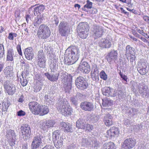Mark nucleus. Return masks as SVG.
I'll return each instance as SVG.
<instances>
[{"label":"nucleus","instance_id":"nucleus-1","mask_svg":"<svg viewBox=\"0 0 149 149\" xmlns=\"http://www.w3.org/2000/svg\"><path fill=\"white\" fill-rule=\"evenodd\" d=\"M71 49L69 47L66 50V53L67 58V62L69 64H72L75 63L78 60L79 57L78 49L75 47H73Z\"/></svg>","mask_w":149,"mask_h":149},{"label":"nucleus","instance_id":"nucleus-2","mask_svg":"<svg viewBox=\"0 0 149 149\" xmlns=\"http://www.w3.org/2000/svg\"><path fill=\"white\" fill-rule=\"evenodd\" d=\"M57 109L58 111L65 116L70 115L72 111V108L68 104V102L63 99L59 101Z\"/></svg>","mask_w":149,"mask_h":149},{"label":"nucleus","instance_id":"nucleus-3","mask_svg":"<svg viewBox=\"0 0 149 149\" xmlns=\"http://www.w3.org/2000/svg\"><path fill=\"white\" fill-rule=\"evenodd\" d=\"M50 34V30L47 26L44 24L40 25L37 32L38 37L42 39H46L49 37Z\"/></svg>","mask_w":149,"mask_h":149},{"label":"nucleus","instance_id":"nucleus-4","mask_svg":"<svg viewBox=\"0 0 149 149\" xmlns=\"http://www.w3.org/2000/svg\"><path fill=\"white\" fill-rule=\"evenodd\" d=\"M59 131H55L53 133L52 138L55 147L57 148L62 147L63 144V138L62 136H60Z\"/></svg>","mask_w":149,"mask_h":149},{"label":"nucleus","instance_id":"nucleus-5","mask_svg":"<svg viewBox=\"0 0 149 149\" xmlns=\"http://www.w3.org/2000/svg\"><path fill=\"white\" fill-rule=\"evenodd\" d=\"M75 83L77 88L81 90L86 89L88 86V83L86 80L81 76L77 78L75 81Z\"/></svg>","mask_w":149,"mask_h":149},{"label":"nucleus","instance_id":"nucleus-6","mask_svg":"<svg viewBox=\"0 0 149 149\" xmlns=\"http://www.w3.org/2000/svg\"><path fill=\"white\" fill-rule=\"evenodd\" d=\"M43 138V137L41 133H37L36 136L33 138L31 144L32 149H37V148H39L41 145Z\"/></svg>","mask_w":149,"mask_h":149},{"label":"nucleus","instance_id":"nucleus-7","mask_svg":"<svg viewBox=\"0 0 149 149\" xmlns=\"http://www.w3.org/2000/svg\"><path fill=\"white\" fill-rule=\"evenodd\" d=\"M69 28L68 23L64 21L61 22L58 26V32L61 36H65L68 35Z\"/></svg>","mask_w":149,"mask_h":149},{"label":"nucleus","instance_id":"nucleus-8","mask_svg":"<svg viewBox=\"0 0 149 149\" xmlns=\"http://www.w3.org/2000/svg\"><path fill=\"white\" fill-rule=\"evenodd\" d=\"M28 106L30 111L32 113L35 115L39 114L41 109V106L36 102H30Z\"/></svg>","mask_w":149,"mask_h":149},{"label":"nucleus","instance_id":"nucleus-9","mask_svg":"<svg viewBox=\"0 0 149 149\" xmlns=\"http://www.w3.org/2000/svg\"><path fill=\"white\" fill-rule=\"evenodd\" d=\"M4 87L6 93L9 95H12L16 91L15 86L8 80L4 82Z\"/></svg>","mask_w":149,"mask_h":149},{"label":"nucleus","instance_id":"nucleus-10","mask_svg":"<svg viewBox=\"0 0 149 149\" xmlns=\"http://www.w3.org/2000/svg\"><path fill=\"white\" fill-rule=\"evenodd\" d=\"M136 143V140L134 138H127L124 141L122 147L124 149H131L134 147Z\"/></svg>","mask_w":149,"mask_h":149},{"label":"nucleus","instance_id":"nucleus-11","mask_svg":"<svg viewBox=\"0 0 149 149\" xmlns=\"http://www.w3.org/2000/svg\"><path fill=\"white\" fill-rule=\"evenodd\" d=\"M91 31L93 35L98 38L101 37L104 32L103 28L96 25L92 26Z\"/></svg>","mask_w":149,"mask_h":149},{"label":"nucleus","instance_id":"nucleus-12","mask_svg":"<svg viewBox=\"0 0 149 149\" xmlns=\"http://www.w3.org/2000/svg\"><path fill=\"white\" fill-rule=\"evenodd\" d=\"M62 77V82L67 88L68 91L71 90L72 88V76L70 75H66L64 74Z\"/></svg>","mask_w":149,"mask_h":149},{"label":"nucleus","instance_id":"nucleus-13","mask_svg":"<svg viewBox=\"0 0 149 149\" xmlns=\"http://www.w3.org/2000/svg\"><path fill=\"white\" fill-rule=\"evenodd\" d=\"M138 89L139 93L143 97L149 95V90L147 86L143 83H139L138 85Z\"/></svg>","mask_w":149,"mask_h":149},{"label":"nucleus","instance_id":"nucleus-14","mask_svg":"<svg viewBox=\"0 0 149 149\" xmlns=\"http://www.w3.org/2000/svg\"><path fill=\"white\" fill-rule=\"evenodd\" d=\"M80 107L82 109L86 111H91L94 109V105L91 102L84 101L81 103Z\"/></svg>","mask_w":149,"mask_h":149},{"label":"nucleus","instance_id":"nucleus-15","mask_svg":"<svg viewBox=\"0 0 149 149\" xmlns=\"http://www.w3.org/2000/svg\"><path fill=\"white\" fill-rule=\"evenodd\" d=\"M22 133L24 139H27L29 138L31 131L30 127L28 125L26 124L24 125L22 130Z\"/></svg>","mask_w":149,"mask_h":149},{"label":"nucleus","instance_id":"nucleus-16","mask_svg":"<svg viewBox=\"0 0 149 149\" xmlns=\"http://www.w3.org/2000/svg\"><path fill=\"white\" fill-rule=\"evenodd\" d=\"M107 134L111 138L115 136H118L119 134V130L118 128L113 127L107 130Z\"/></svg>","mask_w":149,"mask_h":149},{"label":"nucleus","instance_id":"nucleus-17","mask_svg":"<svg viewBox=\"0 0 149 149\" xmlns=\"http://www.w3.org/2000/svg\"><path fill=\"white\" fill-rule=\"evenodd\" d=\"M147 66V64L145 62L139 63L137 66V70L141 74L144 75L146 73Z\"/></svg>","mask_w":149,"mask_h":149},{"label":"nucleus","instance_id":"nucleus-18","mask_svg":"<svg viewBox=\"0 0 149 149\" xmlns=\"http://www.w3.org/2000/svg\"><path fill=\"white\" fill-rule=\"evenodd\" d=\"M26 58L28 60H31L34 56V52L32 48L30 47L26 48L24 51Z\"/></svg>","mask_w":149,"mask_h":149},{"label":"nucleus","instance_id":"nucleus-19","mask_svg":"<svg viewBox=\"0 0 149 149\" xmlns=\"http://www.w3.org/2000/svg\"><path fill=\"white\" fill-rule=\"evenodd\" d=\"M79 69L82 72L86 73H88L90 70V65L88 63L86 62H83L79 67Z\"/></svg>","mask_w":149,"mask_h":149},{"label":"nucleus","instance_id":"nucleus-20","mask_svg":"<svg viewBox=\"0 0 149 149\" xmlns=\"http://www.w3.org/2000/svg\"><path fill=\"white\" fill-rule=\"evenodd\" d=\"M118 53L116 51L113 50L109 53L107 56V59L109 63L115 61L117 58Z\"/></svg>","mask_w":149,"mask_h":149},{"label":"nucleus","instance_id":"nucleus-21","mask_svg":"<svg viewBox=\"0 0 149 149\" xmlns=\"http://www.w3.org/2000/svg\"><path fill=\"white\" fill-rule=\"evenodd\" d=\"M99 44L102 48H109L111 46V42L109 39H102L100 40Z\"/></svg>","mask_w":149,"mask_h":149},{"label":"nucleus","instance_id":"nucleus-22","mask_svg":"<svg viewBox=\"0 0 149 149\" xmlns=\"http://www.w3.org/2000/svg\"><path fill=\"white\" fill-rule=\"evenodd\" d=\"M78 31H85L89 32V26L86 22H81L78 24Z\"/></svg>","mask_w":149,"mask_h":149},{"label":"nucleus","instance_id":"nucleus-23","mask_svg":"<svg viewBox=\"0 0 149 149\" xmlns=\"http://www.w3.org/2000/svg\"><path fill=\"white\" fill-rule=\"evenodd\" d=\"M104 121L107 126L109 127L113 124L112 117L109 114H107L104 117Z\"/></svg>","mask_w":149,"mask_h":149},{"label":"nucleus","instance_id":"nucleus-24","mask_svg":"<svg viewBox=\"0 0 149 149\" xmlns=\"http://www.w3.org/2000/svg\"><path fill=\"white\" fill-rule=\"evenodd\" d=\"M60 126L64 128L65 131L66 132H71L73 131L72 125L70 124H67L65 122H62L60 123Z\"/></svg>","mask_w":149,"mask_h":149},{"label":"nucleus","instance_id":"nucleus-25","mask_svg":"<svg viewBox=\"0 0 149 149\" xmlns=\"http://www.w3.org/2000/svg\"><path fill=\"white\" fill-rule=\"evenodd\" d=\"M44 74L49 80L53 82L56 81L58 80L59 76V74H55L50 75L48 73H45Z\"/></svg>","mask_w":149,"mask_h":149},{"label":"nucleus","instance_id":"nucleus-26","mask_svg":"<svg viewBox=\"0 0 149 149\" xmlns=\"http://www.w3.org/2000/svg\"><path fill=\"white\" fill-rule=\"evenodd\" d=\"M45 7L43 5H40L34 8L33 11L34 14L36 16L38 14H40L44 10Z\"/></svg>","mask_w":149,"mask_h":149},{"label":"nucleus","instance_id":"nucleus-27","mask_svg":"<svg viewBox=\"0 0 149 149\" xmlns=\"http://www.w3.org/2000/svg\"><path fill=\"white\" fill-rule=\"evenodd\" d=\"M86 122L84 119H79L76 122V126L79 129H84Z\"/></svg>","mask_w":149,"mask_h":149},{"label":"nucleus","instance_id":"nucleus-28","mask_svg":"<svg viewBox=\"0 0 149 149\" xmlns=\"http://www.w3.org/2000/svg\"><path fill=\"white\" fill-rule=\"evenodd\" d=\"M116 146L114 143L111 142L104 143L101 149H115Z\"/></svg>","mask_w":149,"mask_h":149},{"label":"nucleus","instance_id":"nucleus-29","mask_svg":"<svg viewBox=\"0 0 149 149\" xmlns=\"http://www.w3.org/2000/svg\"><path fill=\"white\" fill-rule=\"evenodd\" d=\"M14 55V52L11 48L7 50V53L6 60L7 61H12L13 60Z\"/></svg>","mask_w":149,"mask_h":149},{"label":"nucleus","instance_id":"nucleus-30","mask_svg":"<svg viewBox=\"0 0 149 149\" xmlns=\"http://www.w3.org/2000/svg\"><path fill=\"white\" fill-rule=\"evenodd\" d=\"M102 91L103 95L109 96L111 95V92L113 91V89L109 87H106L103 88Z\"/></svg>","mask_w":149,"mask_h":149},{"label":"nucleus","instance_id":"nucleus-31","mask_svg":"<svg viewBox=\"0 0 149 149\" xmlns=\"http://www.w3.org/2000/svg\"><path fill=\"white\" fill-rule=\"evenodd\" d=\"M6 136L8 139H13L15 138L16 135L14 131L11 130H8L6 132Z\"/></svg>","mask_w":149,"mask_h":149},{"label":"nucleus","instance_id":"nucleus-32","mask_svg":"<svg viewBox=\"0 0 149 149\" xmlns=\"http://www.w3.org/2000/svg\"><path fill=\"white\" fill-rule=\"evenodd\" d=\"M135 50L134 49L129 45L127 46L126 47V52L125 55L126 56H129L131 54H134Z\"/></svg>","mask_w":149,"mask_h":149},{"label":"nucleus","instance_id":"nucleus-33","mask_svg":"<svg viewBox=\"0 0 149 149\" xmlns=\"http://www.w3.org/2000/svg\"><path fill=\"white\" fill-rule=\"evenodd\" d=\"M49 111V110L47 107L45 106H42V107H41L40 112L39 114L40 116H43L47 114Z\"/></svg>","mask_w":149,"mask_h":149},{"label":"nucleus","instance_id":"nucleus-34","mask_svg":"<svg viewBox=\"0 0 149 149\" xmlns=\"http://www.w3.org/2000/svg\"><path fill=\"white\" fill-rule=\"evenodd\" d=\"M10 104L9 102L8 101H7L6 102H3L1 109L2 111H7V110Z\"/></svg>","mask_w":149,"mask_h":149},{"label":"nucleus","instance_id":"nucleus-35","mask_svg":"<svg viewBox=\"0 0 149 149\" xmlns=\"http://www.w3.org/2000/svg\"><path fill=\"white\" fill-rule=\"evenodd\" d=\"M45 121V123H44V124L46 125L47 128L53 127L55 123V121L52 120H47Z\"/></svg>","mask_w":149,"mask_h":149},{"label":"nucleus","instance_id":"nucleus-36","mask_svg":"<svg viewBox=\"0 0 149 149\" xmlns=\"http://www.w3.org/2000/svg\"><path fill=\"white\" fill-rule=\"evenodd\" d=\"M78 34L80 38L82 39H85L87 37L89 32H87L86 31H78Z\"/></svg>","mask_w":149,"mask_h":149},{"label":"nucleus","instance_id":"nucleus-37","mask_svg":"<svg viewBox=\"0 0 149 149\" xmlns=\"http://www.w3.org/2000/svg\"><path fill=\"white\" fill-rule=\"evenodd\" d=\"M113 101L106 99L103 100L102 104L104 107H109L112 105Z\"/></svg>","mask_w":149,"mask_h":149},{"label":"nucleus","instance_id":"nucleus-38","mask_svg":"<svg viewBox=\"0 0 149 149\" xmlns=\"http://www.w3.org/2000/svg\"><path fill=\"white\" fill-rule=\"evenodd\" d=\"M91 142L92 143L91 145H92V147L93 148L95 149H97L99 147V143L97 141L96 139H92Z\"/></svg>","mask_w":149,"mask_h":149},{"label":"nucleus","instance_id":"nucleus-39","mask_svg":"<svg viewBox=\"0 0 149 149\" xmlns=\"http://www.w3.org/2000/svg\"><path fill=\"white\" fill-rule=\"evenodd\" d=\"M38 66L41 68H44L45 66L46 61L45 59H38Z\"/></svg>","mask_w":149,"mask_h":149},{"label":"nucleus","instance_id":"nucleus-40","mask_svg":"<svg viewBox=\"0 0 149 149\" xmlns=\"http://www.w3.org/2000/svg\"><path fill=\"white\" fill-rule=\"evenodd\" d=\"M38 59H45L44 52L42 50H40L38 52L37 54Z\"/></svg>","mask_w":149,"mask_h":149},{"label":"nucleus","instance_id":"nucleus-41","mask_svg":"<svg viewBox=\"0 0 149 149\" xmlns=\"http://www.w3.org/2000/svg\"><path fill=\"white\" fill-rule=\"evenodd\" d=\"M98 74V70L97 66L96 64H94L92 65L91 74Z\"/></svg>","mask_w":149,"mask_h":149},{"label":"nucleus","instance_id":"nucleus-42","mask_svg":"<svg viewBox=\"0 0 149 149\" xmlns=\"http://www.w3.org/2000/svg\"><path fill=\"white\" fill-rule=\"evenodd\" d=\"M77 99L78 100H81L85 98L86 96L85 95L81 93H80L78 92L76 94L75 96Z\"/></svg>","mask_w":149,"mask_h":149},{"label":"nucleus","instance_id":"nucleus-43","mask_svg":"<svg viewBox=\"0 0 149 149\" xmlns=\"http://www.w3.org/2000/svg\"><path fill=\"white\" fill-rule=\"evenodd\" d=\"M42 19L41 17H37L34 23V26L36 27L38 26L42 23Z\"/></svg>","mask_w":149,"mask_h":149},{"label":"nucleus","instance_id":"nucleus-44","mask_svg":"<svg viewBox=\"0 0 149 149\" xmlns=\"http://www.w3.org/2000/svg\"><path fill=\"white\" fill-rule=\"evenodd\" d=\"M22 77L20 78V82L23 86H24L26 85L28 81L25 77H24L22 74Z\"/></svg>","mask_w":149,"mask_h":149},{"label":"nucleus","instance_id":"nucleus-45","mask_svg":"<svg viewBox=\"0 0 149 149\" xmlns=\"http://www.w3.org/2000/svg\"><path fill=\"white\" fill-rule=\"evenodd\" d=\"M4 72L7 76H10L12 74V71L9 67H7L5 68L4 70Z\"/></svg>","mask_w":149,"mask_h":149},{"label":"nucleus","instance_id":"nucleus-46","mask_svg":"<svg viewBox=\"0 0 149 149\" xmlns=\"http://www.w3.org/2000/svg\"><path fill=\"white\" fill-rule=\"evenodd\" d=\"M100 75L101 78L104 80H106L107 79V75L103 71L100 72Z\"/></svg>","mask_w":149,"mask_h":149},{"label":"nucleus","instance_id":"nucleus-47","mask_svg":"<svg viewBox=\"0 0 149 149\" xmlns=\"http://www.w3.org/2000/svg\"><path fill=\"white\" fill-rule=\"evenodd\" d=\"M84 6L85 7H86L88 9H91L92 8L93 3L87 0L86 1V4Z\"/></svg>","mask_w":149,"mask_h":149},{"label":"nucleus","instance_id":"nucleus-48","mask_svg":"<svg viewBox=\"0 0 149 149\" xmlns=\"http://www.w3.org/2000/svg\"><path fill=\"white\" fill-rule=\"evenodd\" d=\"M70 100L72 104L75 106L77 104L78 100L77 99L76 96L71 97Z\"/></svg>","mask_w":149,"mask_h":149},{"label":"nucleus","instance_id":"nucleus-49","mask_svg":"<svg viewBox=\"0 0 149 149\" xmlns=\"http://www.w3.org/2000/svg\"><path fill=\"white\" fill-rule=\"evenodd\" d=\"M56 62L53 61V62H51V64L50 65V67L51 71L54 72V70H56Z\"/></svg>","mask_w":149,"mask_h":149},{"label":"nucleus","instance_id":"nucleus-50","mask_svg":"<svg viewBox=\"0 0 149 149\" xmlns=\"http://www.w3.org/2000/svg\"><path fill=\"white\" fill-rule=\"evenodd\" d=\"M135 53L131 54L129 56H126L128 60H129L131 62H133L135 60Z\"/></svg>","mask_w":149,"mask_h":149},{"label":"nucleus","instance_id":"nucleus-51","mask_svg":"<svg viewBox=\"0 0 149 149\" xmlns=\"http://www.w3.org/2000/svg\"><path fill=\"white\" fill-rule=\"evenodd\" d=\"M93 129V127L92 125L88 124L85 125V129L89 131H91Z\"/></svg>","mask_w":149,"mask_h":149},{"label":"nucleus","instance_id":"nucleus-52","mask_svg":"<svg viewBox=\"0 0 149 149\" xmlns=\"http://www.w3.org/2000/svg\"><path fill=\"white\" fill-rule=\"evenodd\" d=\"M92 139H90L85 138L83 139L82 141L88 145H91Z\"/></svg>","mask_w":149,"mask_h":149},{"label":"nucleus","instance_id":"nucleus-53","mask_svg":"<svg viewBox=\"0 0 149 149\" xmlns=\"http://www.w3.org/2000/svg\"><path fill=\"white\" fill-rule=\"evenodd\" d=\"M92 79L94 81L97 82L99 80L98 74H91Z\"/></svg>","mask_w":149,"mask_h":149},{"label":"nucleus","instance_id":"nucleus-54","mask_svg":"<svg viewBox=\"0 0 149 149\" xmlns=\"http://www.w3.org/2000/svg\"><path fill=\"white\" fill-rule=\"evenodd\" d=\"M24 63V70L26 72H27L29 71L30 66L29 64L28 63Z\"/></svg>","mask_w":149,"mask_h":149},{"label":"nucleus","instance_id":"nucleus-55","mask_svg":"<svg viewBox=\"0 0 149 149\" xmlns=\"http://www.w3.org/2000/svg\"><path fill=\"white\" fill-rule=\"evenodd\" d=\"M26 114V113L25 112L22 110H20L17 112V115L18 116H24Z\"/></svg>","mask_w":149,"mask_h":149},{"label":"nucleus","instance_id":"nucleus-56","mask_svg":"<svg viewBox=\"0 0 149 149\" xmlns=\"http://www.w3.org/2000/svg\"><path fill=\"white\" fill-rule=\"evenodd\" d=\"M45 123L46 121L44 122L42 124H41L40 125V128L44 130H46L47 128L46 126V125L44 124V123Z\"/></svg>","mask_w":149,"mask_h":149},{"label":"nucleus","instance_id":"nucleus-57","mask_svg":"<svg viewBox=\"0 0 149 149\" xmlns=\"http://www.w3.org/2000/svg\"><path fill=\"white\" fill-rule=\"evenodd\" d=\"M16 48L19 54L20 55H22V53L21 52L20 45H18L17 46Z\"/></svg>","mask_w":149,"mask_h":149},{"label":"nucleus","instance_id":"nucleus-58","mask_svg":"<svg viewBox=\"0 0 149 149\" xmlns=\"http://www.w3.org/2000/svg\"><path fill=\"white\" fill-rule=\"evenodd\" d=\"M68 149H76V146L75 144L72 143L68 146Z\"/></svg>","mask_w":149,"mask_h":149},{"label":"nucleus","instance_id":"nucleus-59","mask_svg":"<svg viewBox=\"0 0 149 149\" xmlns=\"http://www.w3.org/2000/svg\"><path fill=\"white\" fill-rule=\"evenodd\" d=\"M131 84L132 85V87L133 89H135V86H138V85H137V83L134 81H132L131 82Z\"/></svg>","mask_w":149,"mask_h":149},{"label":"nucleus","instance_id":"nucleus-60","mask_svg":"<svg viewBox=\"0 0 149 149\" xmlns=\"http://www.w3.org/2000/svg\"><path fill=\"white\" fill-rule=\"evenodd\" d=\"M143 18L145 21L149 23V17L144 15L143 16Z\"/></svg>","mask_w":149,"mask_h":149},{"label":"nucleus","instance_id":"nucleus-61","mask_svg":"<svg viewBox=\"0 0 149 149\" xmlns=\"http://www.w3.org/2000/svg\"><path fill=\"white\" fill-rule=\"evenodd\" d=\"M4 52V47L2 44H0V53Z\"/></svg>","mask_w":149,"mask_h":149},{"label":"nucleus","instance_id":"nucleus-62","mask_svg":"<svg viewBox=\"0 0 149 149\" xmlns=\"http://www.w3.org/2000/svg\"><path fill=\"white\" fill-rule=\"evenodd\" d=\"M92 10H91V13L93 14H96L97 12V9L95 8H92Z\"/></svg>","mask_w":149,"mask_h":149},{"label":"nucleus","instance_id":"nucleus-63","mask_svg":"<svg viewBox=\"0 0 149 149\" xmlns=\"http://www.w3.org/2000/svg\"><path fill=\"white\" fill-rule=\"evenodd\" d=\"M124 124L126 126L129 125L130 124V120L128 119H126L124 121Z\"/></svg>","mask_w":149,"mask_h":149},{"label":"nucleus","instance_id":"nucleus-64","mask_svg":"<svg viewBox=\"0 0 149 149\" xmlns=\"http://www.w3.org/2000/svg\"><path fill=\"white\" fill-rule=\"evenodd\" d=\"M8 38L11 40H13V35L12 33H10L9 34Z\"/></svg>","mask_w":149,"mask_h":149}]
</instances>
